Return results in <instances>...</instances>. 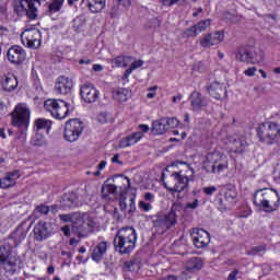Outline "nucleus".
Here are the masks:
<instances>
[{
	"instance_id": "1",
	"label": "nucleus",
	"mask_w": 280,
	"mask_h": 280,
	"mask_svg": "<svg viewBox=\"0 0 280 280\" xmlns=\"http://www.w3.org/2000/svg\"><path fill=\"white\" fill-rule=\"evenodd\" d=\"M137 246V230L125 226L118 230L114 237V248L119 255H130Z\"/></svg>"
},
{
	"instance_id": "62",
	"label": "nucleus",
	"mask_w": 280,
	"mask_h": 280,
	"mask_svg": "<svg viewBox=\"0 0 280 280\" xmlns=\"http://www.w3.org/2000/svg\"><path fill=\"white\" fill-rule=\"evenodd\" d=\"M139 128L142 132H149L150 127L148 125H139Z\"/></svg>"
},
{
	"instance_id": "14",
	"label": "nucleus",
	"mask_w": 280,
	"mask_h": 280,
	"mask_svg": "<svg viewBox=\"0 0 280 280\" xmlns=\"http://www.w3.org/2000/svg\"><path fill=\"white\" fill-rule=\"evenodd\" d=\"M183 206L180 203H173L171 211L163 218L156 219L155 223L159 226H165L166 229H172L176 224V212L180 211Z\"/></svg>"
},
{
	"instance_id": "43",
	"label": "nucleus",
	"mask_w": 280,
	"mask_h": 280,
	"mask_svg": "<svg viewBox=\"0 0 280 280\" xmlns=\"http://www.w3.org/2000/svg\"><path fill=\"white\" fill-rule=\"evenodd\" d=\"M198 35V31H196V26H190L186 28L183 33L184 38H196Z\"/></svg>"
},
{
	"instance_id": "56",
	"label": "nucleus",
	"mask_w": 280,
	"mask_h": 280,
	"mask_svg": "<svg viewBox=\"0 0 280 280\" xmlns=\"http://www.w3.org/2000/svg\"><path fill=\"white\" fill-rule=\"evenodd\" d=\"M61 231L66 237H70L71 235V228L69 225H65L61 228Z\"/></svg>"
},
{
	"instance_id": "39",
	"label": "nucleus",
	"mask_w": 280,
	"mask_h": 280,
	"mask_svg": "<svg viewBox=\"0 0 280 280\" xmlns=\"http://www.w3.org/2000/svg\"><path fill=\"white\" fill-rule=\"evenodd\" d=\"M125 269L129 272H139V270L141 269V264L138 259H132L125 262Z\"/></svg>"
},
{
	"instance_id": "59",
	"label": "nucleus",
	"mask_w": 280,
	"mask_h": 280,
	"mask_svg": "<svg viewBox=\"0 0 280 280\" xmlns=\"http://www.w3.org/2000/svg\"><path fill=\"white\" fill-rule=\"evenodd\" d=\"M144 200H147L148 202H152L154 200V195L152 192H145Z\"/></svg>"
},
{
	"instance_id": "4",
	"label": "nucleus",
	"mask_w": 280,
	"mask_h": 280,
	"mask_svg": "<svg viewBox=\"0 0 280 280\" xmlns=\"http://www.w3.org/2000/svg\"><path fill=\"white\" fill-rule=\"evenodd\" d=\"M205 170L211 174H222L229 170V158L220 152H213L207 155Z\"/></svg>"
},
{
	"instance_id": "58",
	"label": "nucleus",
	"mask_w": 280,
	"mask_h": 280,
	"mask_svg": "<svg viewBox=\"0 0 280 280\" xmlns=\"http://www.w3.org/2000/svg\"><path fill=\"white\" fill-rule=\"evenodd\" d=\"M238 270L234 269L228 277V280H237Z\"/></svg>"
},
{
	"instance_id": "26",
	"label": "nucleus",
	"mask_w": 280,
	"mask_h": 280,
	"mask_svg": "<svg viewBox=\"0 0 280 280\" xmlns=\"http://www.w3.org/2000/svg\"><path fill=\"white\" fill-rule=\"evenodd\" d=\"M1 84H2L3 91L11 92V91H14L16 86H19V80L14 74H4L2 77Z\"/></svg>"
},
{
	"instance_id": "38",
	"label": "nucleus",
	"mask_w": 280,
	"mask_h": 280,
	"mask_svg": "<svg viewBox=\"0 0 280 280\" xmlns=\"http://www.w3.org/2000/svg\"><path fill=\"white\" fill-rule=\"evenodd\" d=\"M31 144L34 145L35 148H43V145H47V140L45 139V136L37 132L32 138Z\"/></svg>"
},
{
	"instance_id": "25",
	"label": "nucleus",
	"mask_w": 280,
	"mask_h": 280,
	"mask_svg": "<svg viewBox=\"0 0 280 280\" xmlns=\"http://www.w3.org/2000/svg\"><path fill=\"white\" fill-rule=\"evenodd\" d=\"M143 138V132L142 131H136L131 133L130 136H127L122 138L119 142L120 148H130V145H135L138 141H141Z\"/></svg>"
},
{
	"instance_id": "63",
	"label": "nucleus",
	"mask_w": 280,
	"mask_h": 280,
	"mask_svg": "<svg viewBox=\"0 0 280 280\" xmlns=\"http://www.w3.org/2000/svg\"><path fill=\"white\" fill-rule=\"evenodd\" d=\"M49 209H50V211H51L52 213H58V206H57V205L50 206Z\"/></svg>"
},
{
	"instance_id": "45",
	"label": "nucleus",
	"mask_w": 280,
	"mask_h": 280,
	"mask_svg": "<svg viewBox=\"0 0 280 280\" xmlns=\"http://www.w3.org/2000/svg\"><path fill=\"white\" fill-rule=\"evenodd\" d=\"M166 121V130H170V128H176L178 126V119L176 118H164Z\"/></svg>"
},
{
	"instance_id": "19",
	"label": "nucleus",
	"mask_w": 280,
	"mask_h": 280,
	"mask_svg": "<svg viewBox=\"0 0 280 280\" xmlns=\"http://www.w3.org/2000/svg\"><path fill=\"white\" fill-rule=\"evenodd\" d=\"M190 106H191L192 110L198 112V110L209 106V101L207 100V97L202 96V94H200V92L194 91L190 94Z\"/></svg>"
},
{
	"instance_id": "48",
	"label": "nucleus",
	"mask_w": 280,
	"mask_h": 280,
	"mask_svg": "<svg viewBox=\"0 0 280 280\" xmlns=\"http://www.w3.org/2000/svg\"><path fill=\"white\" fill-rule=\"evenodd\" d=\"M139 209H141L144 212L152 210V205L147 203L145 201H139Z\"/></svg>"
},
{
	"instance_id": "46",
	"label": "nucleus",
	"mask_w": 280,
	"mask_h": 280,
	"mask_svg": "<svg viewBox=\"0 0 280 280\" xmlns=\"http://www.w3.org/2000/svg\"><path fill=\"white\" fill-rule=\"evenodd\" d=\"M35 211H37V213H40L42 215H47L50 209H49V206L39 205L35 208Z\"/></svg>"
},
{
	"instance_id": "61",
	"label": "nucleus",
	"mask_w": 280,
	"mask_h": 280,
	"mask_svg": "<svg viewBox=\"0 0 280 280\" xmlns=\"http://www.w3.org/2000/svg\"><path fill=\"white\" fill-rule=\"evenodd\" d=\"M176 0H162V5H174Z\"/></svg>"
},
{
	"instance_id": "8",
	"label": "nucleus",
	"mask_w": 280,
	"mask_h": 280,
	"mask_svg": "<svg viewBox=\"0 0 280 280\" xmlns=\"http://www.w3.org/2000/svg\"><path fill=\"white\" fill-rule=\"evenodd\" d=\"M84 131V122L80 121V119L74 118L70 119L66 122L63 137L66 141L73 143L80 139V135Z\"/></svg>"
},
{
	"instance_id": "5",
	"label": "nucleus",
	"mask_w": 280,
	"mask_h": 280,
	"mask_svg": "<svg viewBox=\"0 0 280 280\" xmlns=\"http://www.w3.org/2000/svg\"><path fill=\"white\" fill-rule=\"evenodd\" d=\"M236 60L241 62H249L250 65H258L264 60V52L255 46H243L236 51Z\"/></svg>"
},
{
	"instance_id": "3",
	"label": "nucleus",
	"mask_w": 280,
	"mask_h": 280,
	"mask_svg": "<svg viewBox=\"0 0 280 280\" xmlns=\"http://www.w3.org/2000/svg\"><path fill=\"white\" fill-rule=\"evenodd\" d=\"M259 141L272 145L280 140V125L275 121L262 122L257 128Z\"/></svg>"
},
{
	"instance_id": "16",
	"label": "nucleus",
	"mask_w": 280,
	"mask_h": 280,
	"mask_svg": "<svg viewBox=\"0 0 280 280\" xmlns=\"http://www.w3.org/2000/svg\"><path fill=\"white\" fill-rule=\"evenodd\" d=\"M16 257H10V250L5 246H0V268L4 270H14L16 268Z\"/></svg>"
},
{
	"instance_id": "7",
	"label": "nucleus",
	"mask_w": 280,
	"mask_h": 280,
	"mask_svg": "<svg viewBox=\"0 0 280 280\" xmlns=\"http://www.w3.org/2000/svg\"><path fill=\"white\" fill-rule=\"evenodd\" d=\"M187 174H194V171L188 168L186 173L184 171L172 173L171 178H173L175 183L173 186H167L165 184L166 189L168 191H172L173 194H175L176 191H185V189L189 187V180H191V178H189Z\"/></svg>"
},
{
	"instance_id": "23",
	"label": "nucleus",
	"mask_w": 280,
	"mask_h": 280,
	"mask_svg": "<svg viewBox=\"0 0 280 280\" xmlns=\"http://www.w3.org/2000/svg\"><path fill=\"white\" fill-rule=\"evenodd\" d=\"M30 231V226H27V223L22 222L16 230L11 234V237L14 240L16 246L27 237V232Z\"/></svg>"
},
{
	"instance_id": "18",
	"label": "nucleus",
	"mask_w": 280,
	"mask_h": 280,
	"mask_svg": "<svg viewBox=\"0 0 280 280\" xmlns=\"http://www.w3.org/2000/svg\"><path fill=\"white\" fill-rule=\"evenodd\" d=\"M7 58L12 65H21L25 60V50L21 46H12L7 52Z\"/></svg>"
},
{
	"instance_id": "30",
	"label": "nucleus",
	"mask_w": 280,
	"mask_h": 280,
	"mask_svg": "<svg viewBox=\"0 0 280 280\" xmlns=\"http://www.w3.org/2000/svg\"><path fill=\"white\" fill-rule=\"evenodd\" d=\"M113 97L117 102H128V98L131 97V92L126 88H118L113 91Z\"/></svg>"
},
{
	"instance_id": "60",
	"label": "nucleus",
	"mask_w": 280,
	"mask_h": 280,
	"mask_svg": "<svg viewBox=\"0 0 280 280\" xmlns=\"http://www.w3.org/2000/svg\"><path fill=\"white\" fill-rule=\"evenodd\" d=\"M112 163H117L118 165H124V162L119 161V154H115L112 158Z\"/></svg>"
},
{
	"instance_id": "52",
	"label": "nucleus",
	"mask_w": 280,
	"mask_h": 280,
	"mask_svg": "<svg viewBox=\"0 0 280 280\" xmlns=\"http://www.w3.org/2000/svg\"><path fill=\"white\" fill-rule=\"evenodd\" d=\"M97 121H100V124H106V121H108V114L106 113L98 114Z\"/></svg>"
},
{
	"instance_id": "28",
	"label": "nucleus",
	"mask_w": 280,
	"mask_h": 280,
	"mask_svg": "<svg viewBox=\"0 0 280 280\" xmlns=\"http://www.w3.org/2000/svg\"><path fill=\"white\" fill-rule=\"evenodd\" d=\"M55 119H66V117L69 115V103L66 101L59 100L56 107Z\"/></svg>"
},
{
	"instance_id": "49",
	"label": "nucleus",
	"mask_w": 280,
	"mask_h": 280,
	"mask_svg": "<svg viewBox=\"0 0 280 280\" xmlns=\"http://www.w3.org/2000/svg\"><path fill=\"white\" fill-rule=\"evenodd\" d=\"M112 63L115 65V67H124V56L112 59Z\"/></svg>"
},
{
	"instance_id": "32",
	"label": "nucleus",
	"mask_w": 280,
	"mask_h": 280,
	"mask_svg": "<svg viewBox=\"0 0 280 280\" xmlns=\"http://www.w3.org/2000/svg\"><path fill=\"white\" fill-rule=\"evenodd\" d=\"M88 8L90 12L97 14L106 8V0H88Z\"/></svg>"
},
{
	"instance_id": "9",
	"label": "nucleus",
	"mask_w": 280,
	"mask_h": 280,
	"mask_svg": "<svg viewBox=\"0 0 280 280\" xmlns=\"http://www.w3.org/2000/svg\"><path fill=\"white\" fill-rule=\"evenodd\" d=\"M42 39L43 36L38 28L25 30L21 34L22 45H24V47H28V49H38L40 47Z\"/></svg>"
},
{
	"instance_id": "10",
	"label": "nucleus",
	"mask_w": 280,
	"mask_h": 280,
	"mask_svg": "<svg viewBox=\"0 0 280 280\" xmlns=\"http://www.w3.org/2000/svg\"><path fill=\"white\" fill-rule=\"evenodd\" d=\"M11 115L13 126H18L19 128L21 126H24V128L30 126V108H27V105L19 104Z\"/></svg>"
},
{
	"instance_id": "36",
	"label": "nucleus",
	"mask_w": 280,
	"mask_h": 280,
	"mask_svg": "<svg viewBox=\"0 0 280 280\" xmlns=\"http://www.w3.org/2000/svg\"><path fill=\"white\" fill-rule=\"evenodd\" d=\"M49 128H51V120L45 118H38L35 120V130L38 132L39 130H46L49 132Z\"/></svg>"
},
{
	"instance_id": "57",
	"label": "nucleus",
	"mask_w": 280,
	"mask_h": 280,
	"mask_svg": "<svg viewBox=\"0 0 280 280\" xmlns=\"http://www.w3.org/2000/svg\"><path fill=\"white\" fill-rule=\"evenodd\" d=\"M122 58H124V62H122L124 67H128V65H132V57H130V56H122Z\"/></svg>"
},
{
	"instance_id": "33",
	"label": "nucleus",
	"mask_w": 280,
	"mask_h": 280,
	"mask_svg": "<svg viewBox=\"0 0 280 280\" xmlns=\"http://www.w3.org/2000/svg\"><path fill=\"white\" fill-rule=\"evenodd\" d=\"M58 102L59 100L55 98H48L44 102V108L47 110V113H50L51 117L56 118V115H58V112H56V108H58Z\"/></svg>"
},
{
	"instance_id": "34",
	"label": "nucleus",
	"mask_w": 280,
	"mask_h": 280,
	"mask_svg": "<svg viewBox=\"0 0 280 280\" xmlns=\"http://www.w3.org/2000/svg\"><path fill=\"white\" fill-rule=\"evenodd\" d=\"M102 196L105 200H110V196H117V187L115 184L103 185Z\"/></svg>"
},
{
	"instance_id": "12",
	"label": "nucleus",
	"mask_w": 280,
	"mask_h": 280,
	"mask_svg": "<svg viewBox=\"0 0 280 280\" xmlns=\"http://www.w3.org/2000/svg\"><path fill=\"white\" fill-rule=\"evenodd\" d=\"M222 40H224V32L217 31L202 35L199 38V45L200 47H203V49H211V47H214V45H220Z\"/></svg>"
},
{
	"instance_id": "47",
	"label": "nucleus",
	"mask_w": 280,
	"mask_h": 280,
	"mask_svg": "<svg viewBox=\"0 0 280 280\" xmlns=\"http://www.w3.org/2000/svg\"><path fill=\"white\" fill-rule=\"evenodd\" d=\"M119 5H121L119 2H116V4H114L109 11V14L112 16V19H115V16H119Z\"/></svg>"
},
{
	"instance_id": "37",
	"label": "nucleus",
	"mask_w": 280,
	"mask_h": 280,
	"mask_svg": "<svg viewBox=\"0 0 280 280\" xmlns=\"http://www.w3.org/2000/svg\"><path fill=\"white\" fill-rule=\"evenodd\" d=\"M222 191L225 202H233V200L237 198V192L235 191V188L231 186L223 188Z\"/></svg>"
},
{
	"instance_id": "22",
	"label": "nucleus",
	"mask_w": 280,
	"mask_h": 280,
	"mask_svg": "<svg viewBox=\"0 0 280 280\" xmlns=\"http://www.w3.org/2000/svg\"><path fill=\"white\" fill-rule=\"evenodd\" d=\"M135 196H130L129 198L120 197L119 200V208L120 211L124 213H129V215H132L135 211H137V206L135 205Z\"/></svg>"
},
{
	"instance_id": "17",
	"label": "nucleus",
	"mask_w": 280,
	"mask_h": 280,
	"mask_svg": "<svg viewBox=\"0 0 280 280\" xmlns=\"http://www.w3.org/2000/svg\"><path fill=\"white\" fill-rule=\"evenodd\" d=\"M207 91L214 100H226V86H224V83L214 81L207 88Z\"/></svg>"
},
{
	"instance_id": "15",
	"label": "nucleus",
	"mask_w": 280,
	"mask_h": 280,
	"mask_svg": "<svg viewBox=\"0 0 280 280\" xmlns=\"http://www.w3.org/2000/svg\"><path fill=\"white\" fill-rule=\"evenodd\" d=\"M80 95L83 101H85L86 104H93L94 102H97V97H100V92L93 84L85 83L81 86Z\"/></svg>"
},
{
	"instance_id": "50",
	"label": "nucleus",
	"mask_w": 280,
	"mask_h": 280,
	"mask_svg": "<svg viewBox=\"0 0 280 280\" xmlns=\"http://www.w3.org/2000/svg\"><path fill=\"white\" fill-rule=\"evenodd\" d=\"M215 191H218V188L215 186H210V187L203 188V194H206V196H213V194H215Z\"/></svg>"
},
{
	"instance_id": "35",
	"label": "nucleus",
	"mask_w": 280,
	"mask_h": 280,
	"mask_svg": "<svg viewBox=\"0 0 280 280\" xmlns=\"http://www.w3.org/2000/svg\"><path fill=\"white\" fill-rule=\"evenodd\" d=\"M62 200L63 206L71 209L78 205V195L75 192H68L63 196Z\"/></svg>"
},
{
	"instance_id": "42",
	"label": "nucleus",
	"mask_w": 280,
	"mask_h": 280,
	"mask_svg": "<svg viewBox=\"0 0 280 280\" xmlns=\"http://www.w3.org/2000/svg\"><path fill=\"white\" fill-rule=\"evenodd\" d=\"M209 25H211V21L205 20V21L197 23L195 25V30L197 31V34H201V32H205L207 30V27H209Z\"/></svg>"
},
{
	"instance_id": "41",
	"label": "nucleus",
	"mask_w": 280,
	"mask_h": 280,
	"mask_svg": "<svg viewBox=\"0 0 280 280\" xmlns=\"http://www.w3.org/2000/svg\"><path fill=\"white\" fill-rule=\"evenodd\" d=\"M266 245H258L253 247L250 250L247 252V255L255 256V255H264L266 253Z\"/></svg>"
},
{
	"instance_id": "55",
	"label": "nucleus",
	"mask_w": 280,
	"mask_h": 280,
	"mask_svg": "<svg viewBox=\"0 0 280 280\" xmlns=\"http://www.w3.org/2000/svg\"><path fill=\"white\" fill-rule=\"evenodd\" d=\"M116 3H119L122 5V8H130L132 5V2L130 0H115Z\"/></svg>"
},
{
	"instance_id": "24",
	"label": "nucleus",
	"mask_w": 280,
	"mask_h": 280,
	"mask_svg": "<svg viewBox=\"0 0 280 280\" xmlns=\"http://www.w3.org/2000/svg\"><path fill=\"white\" fill-rule=\"evenodd\" d=\"M77 219L72 221V233L77 235L79 238L85 237L84 235V218L82 213L77 212Z\"/></svg>"
},
{
	"instance_id": "53",
	"label": "nucleus",
	"mask_w": 280,
	"mask_h": 280,
	"mask_svg": "<svg viewBox=\"0 0 280 280\" xmlns=\"http://www.w3.org/2000/svg\"><path fill=\"white\" fill-rule=\"evenodd\" d=\"M257 71L256 67H250L244 71L245 75H248V78H253L255 75V72Z\"/></svg>"
},
{
	"instance_id": "13",
	"label": "nucleus",
	"mask_w": 280,
	"mask_h": 280,
	"mask_svg": "<svg viewBox=\"0 0 280 280\" xmlns=\"http://www.w3.org/2000/svg\"><path fill=\"white\" fill-rule=\"evenodd\" d=\"M190 235L196 248H207L211 244V235L203 229H192Z\"/></svg>"
},
{
	"instance_id": "6",
	"label": "nucleus",
	"mask_w": 280,
	"mask_h": 280,
	"mask_svg": "<svg viewBox=\"0 0 280 280\" xmlns=\"http://www.w3.org/2000/svg\"><path fill=\"white\" fill-rule=\"evenodd\" d=\"M40 1L43 0H18L14 12H16L19 16L25 14L27 19L34 21L38 16V5H40Z\"/></svg>"
},
{
	"instance_id": "27",
	"label": "nucleus",
	"mask_w": 280,
	"mask_h": 280,
	"mask_svg": "<svg viewBox=\"0 0 280 280\" xmlns=\"http://www.w3.org/2000/svg\"><path fill=\"white\" fill-rule=\"evenodd\" d=\"M107 250V244L106 242H101L94 247L92 252V259L93 261L100 262L104 258V255H106Z\"/></svg>"
},
{
	"instance_id": "54",
	"label": "nucleus",
	"mask_w": 280,
	"mask_h": 280,
	"mask_svg": "<svg viewBox=\"0 0 280 280\" xmlns=\"http://www.w3.org/2000/svg\"><path fill=\"white\" fill-rule=\"evenodd\" d=\"M200 201L198 199H195L192 202L186 203V209H198V205Z\"/></svg>"
},
{
	"instance_id": "20",
	"label": "nucleus",
	"mask_w": 280,
	"mask_h": 280,
	"mask_svg": "<svg viewBox=\"0 0 280 280\" xmlns=\"http://www.w3.org/2000/svg\"><path fill=\"white\" fill-rule=\"evenodd\" d=\"M71 89H73V81H71L67 77H59L56 84H55V91L59 93L60 95H67V93L71 92Z\"/></svg>"
},
{
	"instance_id": "21",
	"label": "nucleus",
	"mask_w": 280,
	"mask_h": 280,
	"mask_svg": "<svg viewBox=\"0 0 280 280\" xmlns=\"http://www.w3.org/2000/svg\"><path fill=\"white\" fill-rule=\"evenodd\" d=\"M19 178H21V173H19V171L7 173L5 176L2 179H0V188L10 189V187H14Z\"/></svg>"
},
{
	"instance_id": "2",
	"label": "nucleus",
	"mask_w": 280,
	"mask_h": 280,
	"mask_svg": "<svg viewBox=\"0 0 280 280\" xmlns=\"http://www.w3.org/2000/svg\"><path fill=\"white\" fill-rule=\"evenodd\" d=\"M254 205L258 207V209H262L266 213H272V211L279 209V192L268 188L258 189L254 194Z\"/></svg>"
},
{
	"instance_id": "64",
	"label": "nucleus",
	"mask_w": 280,
	"mask_h": 280,
	"mask_svg": "<svg viewBox=\"0 0 280 280\" xmlns=\"http://www.w3.org/2000/svg\"><path fill=\"white\" fill-rule=\"evenodd\" d=\"M97 167L98 170H104V167H106V161H102Z\"/></svg>"
},
{
	"instance_id": "44",
	"label": "nucleus",
	"mask_w": 280,
	"mask_h": 280,
	"mask_svg": "<svg viewBox=\"0 0 280 280\" xmlns=\"http://www.w3.org/2000/svg\"><path fill=\"white\" fill-rule=\"evenodd\" d=\"M78 218V212L69 213V214H60L59 220L61 222H73Z\"/></svg>"
},
{
	"instance_id": "11",
	"label": "nucleus",
	"mask_w": 280,
	"mask_h": 280,
	"mask_svg": "<svg viewBox=\"0 0 280 280\" xmlns=\"http://www.w3.org/2000/svg\"><path fill=\"white\" fill-rule=\"evenodd\" d=\"M33 233L36 242H45V240L54 235V225L51 222L39 221L35 224Z\"/></svg>"
},
{
	"instance_id": "40",
	"label": "nucleus",
	"mask_w": 280,
	"mask_h": 280,
	"mask_svg": "<svg viewBox=\"0 0 280 280\" xmlns=\"http://www.w3.org/2000/svg\"><path fill=\"white\" fill-rule=\"evenodd\" d=\"M62 3H65V0H54L48 5V14H55V12H60V10H62Z\"/></svg>"
},
{
	"instance_id": "29",
	"label": "nucleus",
	"mask_w": 280,
	"mask_h": 280,
	"mask_svg": "<svg viewBox=\"0 0 280 280\" xmlns=\"http://www.w3.org/2000/svg\"><path fill=\"white\" fill-rule=\"evenodd\" d=\"M202 259L199 257H192L186 261V270L188 272H198V270H202Z\"/></svg>"
},
{
	"instance_id": "51",
	"label": "nucleus",
	"mask_w": 280,
	"mask_h": 280,
	"mask_svg": "<svg viewBox=\"0 0 280 280\" xmlns=\"http://www.w3.org/2000/svg\"><path fill=\"white\" fill-rule=\"evenodd\" d=\"M140 67H143V60L141 59L133 61L129 69L135 71V69H139Z\"/></svg>"
},
{
	"instance_id": "31",
	"label": "nucleus",
	"mask_w": 280,
	"mask_h": 280,
	"mask_svg": "<svg viewBox=\"0 0 280 280\" xmlns=\"http://www.w3.org/2000/svg\"><path fill=\"white\" fill-rule=\"evenodd\" d=\"M151 132L154 135H165L167 132V121L164 118L154 120L152 124Z\"/></svg>"
}]
</instances>
